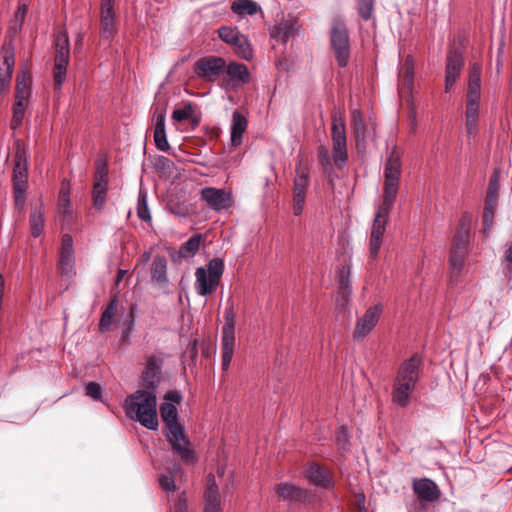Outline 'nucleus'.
<instances>
[{
	"label": "nucleus",
	"instance_id": "nucleus-1",
	"mask_svg": "<svg viewBox=\"0 0 512 512\" xmlns=\"http://www.w3.org/2000/svg\"><path fill=\"white\" fill-rule=\"evenodd\" d=\"M331 139L332 159L325 146L321 145L318 148L320 165L328 175L333 172V163L337 168L342 169L348 162L346 126L343 118L337 113L332 114Z\"/></svg>",
	"mask_w": 512,
	"mask_h": 512
},
{
	"label": "nucleus",
	"instance_id": "nucleus-2",
	"mask_svg": "<svg viewBox=\"0 0 512 512\" xmlns=\"http://www.w3.org/2000/svg\"><path fill=\"white\" fill-rule=\"evenodd\" d=\"M123 408L129 419L149 430L158 428L156 392L137 390L126 398Z\"/></svg>",
	"mask_w": 512,
	"mask_h": 512
},
{
	"label": "nucleus",
	"instance_id": "nucleus-3",
	"mask_svg": "<svg viewBox=\"0 0 512 512\" xmlns=\"http://www.w3.org/2000/svg\"><path fill=\"white\" fill-rule=\"evenodd\" d=\"M160 415L166 425L165 436L182 460L192 463L195 460L193 450L190 448V441L187 438L182 425L178 421V410L176 405L164 402L160 406Z\"/></svg>",
	"mask_w": 512,
	"mask_h": 512
},
{
	"label": "nucleus",
	"instance_id": "nucleus-4",
	"mask_svg": "<svg viewBox=\"0 0 512 512\" xmlns=\"http://www.w3.org/2000/svg\"><path fill=\"white\" fill-rule=\"evenodd\" d=\"M420 365L421 358L418 355H413L400 365L392 391V400L398 406L405 407L409 404L419 379Z\"/></svg>",
	"mask_w": 512,
	"mask_h": 512
},
{
	"label": "nucleus",
	"instance_id": "nucleus-5",
	"mask_svg": "<svg viewBox=\"0 0 512 512\" xmlns=\"http://www.w3.org/2000/svg\"><path fill=\"white\" fill-rule=\"evenodd\" d=\"M471 225V216L465 213L459 220L457 232L455 234L451 255H450V269L451 280L458 276L462 270L466 248L469 243V233Z\"/></svg>",
	"mask_w": 512,
	"mask_h": 512
},
{
	"label": "nucleus",
	"instance_id": "nucleus-6",
	"mask_svg": "<svg viewBox=\"0 0 512 512\" xmlns=\"http://www.w3.org/2000/svg\"><path fill=\"white\" fill-rule=\"evenodd\" d=\"M402 172L401 156L396 147L390 152L384 166V198L385 207L393 206L397 197Z\"/></svg>",
	"mask_w": 512,
	"mask_h": 512
},
{
	"label": "nucleus",
	"instance_id": "nucleus-7",
	"mask_svg": "<svg viewBox=\"0 0 512 512\" xmlns=\"http://www.w3.org/2000/svg\"><path fill=\"white\" fill-rule=\"evenodd\" d=\"M225 323L221 335L222 370L227 371L234 354L236 314L234 302L228 300L224 311Z\"/></svg>",
	"mask_w": 512,
	"mask_h": 512
},
{
	"label": "nucleus",
	"instance_id": "nucleus-8",
	"mask_svg": "<svg viewBox=\"0 0 512 512\" xmlns=\"http://www.w3.org/2000/svg\"><path fill=\"white\" fill-rule=\"evenodd\" d=\"M330 42L337 64L346 67L350 58V38L345 23L340 19L333 21Z\"/></svg>",
	"mask_w": 512,
	"mask_h": 512
},
{
	"label": "nucleus",
	"instance_id": "nucleus-9",
	"mask_svg": "<svg viewBox=\"0 0 512 512\" xmlns=\"http://www.w3.org/2000/svg\"><path fill=\"white\" fill-rule=\"evenodd\" d=\"M393 206L385 207V202L379 206L374 221L372 223L370 238H369V259L375 260L378 257L383 236L386 231V224L388 215Z\"/></svg>",
	"mask_w": 512,
	"mask_h": 512
},
{
	"label": "nucleus",
	"instance_id": "nucleus-10",
	"mask_svg": "<svg viewBox=\"0 0 512 512\" xmlns=\"http://www.w3.org/2000/svg\"><path fill=\"white\" fill-rule=\"evenodd\" d=\"M226 61L219 56L209 55L200 58L194 65L195 74L206 81H216L224 72Z\"/></svg>",
	"mask_w": 512,
	"mask_h": 512
},
{
	"label": "nucleus",
	"instance_id": "nucleus-11",
	"mask_svg": "<svg viewBox=\"0 0 512 512\" xmlns=\"http://www.w3.org/2000/svg\"><path fill=\"white\" fill-rule=\"evenodd\" d=\"M218 35L222 41L233 46L235 53L245 60H250L253 56L248 39L241 34L237 28L221 26L218 29Z\"/></svg>",
	"mask_w": 512,
	"mask_h": 512
},
{
	"label": "nucleus",
	"instance_id": "nucleus-12",
	"mask_svg": "<svg viewBox=\"0 0 512 512\" xmlns=\"http://www.w3.org/2000/svg\"><path fill=\"white\" fill-rule=\"evenodd\" d=\"M27 187V166L22 152L15 155V165L13 169V188L15 205L22 209L25 203V192Z\"/></svg>",
	"mask_w": 512,
	"mask_h": 512
},
{
	"label": "nucleus",
	"instance_id": "nucleus-13",
	"mask_svg": "<svg viewBox=\"0 0 512 512\" xmlns=\"http://www.w3.org/2000/svg\"><path fill=\"white\" fill-rule=\"evenodd\" d=\"M352 127L355 136L356 148L359 152L366 149L367 140L376 139V128L374 123L365 121L362 112L359 109L352 111Z\"/></svg>",
	"mask_w": 512,
	"mask_h": 512
},
{
	"label": "nucleus",
	"instance_id": "nucleus-14",
	"mask_svg": "<svg viewBox=\"0 0 512 512\" xmlns=\"http://www.w3.org/2000/svg\"><path fill=\"white\" fill-rule=\"evenodd\" d=\"M58 269L64 278L71 279L76 275L73 238L69 234L62 236Z\"/></svg>",
	"mask_w": 512,
	"mask_h": 512
},
{
	"label": "nucleus",
	"instance_id": "nucleus-15",
	"mask_svg": "<svg viewBox=\"0 0 512 512\" xmlns=\"http://www.w3.org/2000/svg\"><path fill=\"white\" fill-rule=\"evenodd\" d=\"M200 199L215 212L230 209L233 204V197L230 192L215 187H204L200 190Z\"/></svg>",
	"mask_w": 512,
	"mask_h": 512
},
{
	"label": "nucleus",
	"instance_id": "nucleus-16",
	"mask_svg": "<svg viewBox=\"0 0 512 512\" xmlns=\"http://www.w3.org/2000/svg\"><path fill=\"white\" fill-rule=\"evenodd\" d=\"M382 312L383 307L381 304L369 307L365 313L358 318L353 331V339L358 341L368 336L377 325Z\"/></svg>",
	"mask_w": 512,
	"mask_h": 512
},
{
	"label": "nucleus",
	"instance_id": "nucleus-17",
	"mask_svg": "<svg viewBox=\"0 0 512 512\" xmlns=\"http://www.w3.org/2000/svg\"><path fill=\"white\" fill-rule=\"evenodd\" d=\"M163 357L161 355H150L147 357L145 368L141 375L143 390L156 392L161 380Z\"/></svg>",
	"mask_w": 512,
	"mask_h": 512
},
{
	"label": "nucleus",
	"instance_id": "nucleus-18",
	"mask_svg": "<svg viewBox=\"0 0 512 512\" xmlns=\"http://www.w3.org/2000/svg\"><path fill=\"white\" fill-rule=\"evenodd\" d=\"M464 66L462 53L457 49H451L447 54L445 70V92H449L460 76Z\"/></svg>",
	"mask_w": 512,
	"mask_h": 512
},
{
	"label": "nucleus",
	"instance_id": "nucleus-19",
	"mask_svg": "<svg viewBox=\"0 0 512 512\" xmlns=\"http://www.w3.org/2000/svg\"><path fill=\"white\" fill-rule=\"evenodd\" d=\"M166 110L163 107L156 106L153 112L154 121V143L157 149L160 151H168L170 149L169 142L167 140L166 129Z\"/></svg>",
	"mask_w": 512,
	"mask_h": 512
},
{
	"label": "nucleus",
	"instance_id": "nucleus-20",
	"mask_svg": "<svg viewBox=\"0 0 512 512\" xmlns=\"http://www.w3.org/2000/svg\"><path fill=\"white\" fill-rule=\"evenodd\" d=\"M107 182L108 180L106 163L98 164L92 195L93 204L99 210L103 208L106 202Z\"/></svg>",
	"mask_w": 512,
	"mask_h": 512
},
{
	"label": "nucleus",
	"instance_id": "nucleus-21",
	"mask_svg": "<svg viewBox=\"0 0 512 512\" xmlns=\"http://www.w3.org/2000/svg\"><path fill=\"white\" fill-rule=\"evenodd\" d=\"M413 491L420 501L435 502L440 497V490L436 483L428 478L415 479Z\"/></svg>",
	"mask_w": 512,
	"mask_h": 512
},
{
	"label": "nucleus",
	"instance_id": "nucleus-22",
	"mask_svg": "<svg viewBox=\"0 0 512 512\" xmlns=\"http://www.w3.org/2000/svg\"><path fill=\"white\" fill-rule=\"evenodd\" d=\"M204 512H221V500L218 486L213 475H208L204 493Z\"/></svg>",
	"mask_w": 512,
	"mask_h": 512
},
{
	"label": "nucleus",
	"instance_id": "nucleus-23",
	"mask_svg": "<svg viewBox=\"0 0 512 512\" xmlns=\"http://www.w3.org/2000/svg\"><path fill=\"white\" fill-rule=\"evenodd\" d=\"M296 33V21L293 18L282 19L275 24L270 32L272 39L286 43Z\"/></svg>",
	"mask_w": 512,
	"mask_h": 512
},
{
	"label": "nucleus",
	"instance_id": "nucleus-24",
	"mask_svg": "<svg viewBox=\"0 0 512 512\" xmlns=\"http://www.w3.org/2000/svg\"><path fill=\"white\" fill-rule=\"evenodd\" d=\"M195 289L198 295L207 297L211 295L219 285V282L209 278L206 268L198 267L195 271Z\"/></svg>",
	"mask_w": 512,
	"mask_h": 512
},
{
	"label": "nucleus",
	"instance_id": "nucleus-25",
	"mask_svg": "<svg viewBox=\"0 0 512 512\" xmlns=\"http://www.w3.org/2000/svg\"><path fill=\"white\" fill-rule=\"evenodd\" d=\"M113 0H101L102 36L110 38L115 30Z\"/></svg>",
	"mask_w": 512,
	"mask_h": 512
},
{
	"label": "nucleus",
	"instance_id": "nucleus-26",
	"mask_svg": "<svg viewBox=\"0 0 512 512\" xmlns=\"http://www.w3.org/2000/svg\"><path fill=\"white\" fill-rule=\"evenodd\" d=\"M248 120L239 111H234L230 127V142L234 147H238L242 143V136L247 130Z\"/></svg>",
	"mask_w": 512,
	"mask_h": 512
},
{
	"label": "nucleus",
	"instance_id": "nucleus-27",
	"mask_svg": "<svg viewBox=\"0 0 512 512\" xmlns=\"http://www.w3.org/2000/svg\"><path fill=\"white\" fill-rule=\"evenodd\" d=\"M275 492L284 501L302 502L306 498V492L301 487L288 482L277 484Z\"/></svg>",
	"mask_w": 512,
	"mask_h": 512
},
{
	"label": "nucleus",
	"instance_id": "nucleus-28",
	"mask_svg": "<svg viewBox=\"0 0 512 512\" xmlns=\"http://www.w3.org/2000/svg\"><path fill=\"white\" fill-rule=\"evenodd\" d=\"M14 64V54L6 51L0 58V94L11 81Z\"/></svg>",
	"mask_w": 512,
	"mask_h": 512
},
{
	"label": "nucleus",
	"instance_id": "nucleus-29",
	"mask_svg": "<svg viewBox=\"0 0 512 512\" xmlns=\"http://www.w3.org/2000/svg\"><path fill=\"white\" fill-rule=\"evenodd\" d=\"M151 281L157 286L167 283V260L164 256L156 255L151 264Z\"/></svg>",
	"mask_w": 512,
	"mask_h": 512
},
{
	"label": "nucleus",
	"instance_id": "nucleus-30",
	"mask_svg": "<svg viewBox=\"0 0 512 512\" xmlns=\"http://www.w3.org/2000/svg\"><path fill=\"white\" fill-rule=\"evenodd\" d=\"M29 226L32 237L38 238L45 227V211L42 203L31 208Z\"/></svg>",
	"mask_w": 512,
	"mask_h": 512
},
{
	"label": "nucleus",
	"instance_id": "nucleus-31",
	"mask_svg": "<svg viewBox=\"0 0 512 512\" xmlns=\"http://www.w3.org/2000/svg\"><path fill=\"white\" fill-rule=\"evenodd\" d=\"M351 270L350 267L342 266L339 268L338 275V301L341 305H345L351 293Z\"/></svg>",
	"mask_w": 512,
	"mask_h": 512
},
{
	"label": "nucleus",
	"instance_id": "nucleus-32",
	"mask_svg": "<svg viewBox=\"0 0 512 512\" xmlns=\"http://www.w3.org/2000/svg\"><path fill=\"white\" fill-rule=\"evenodd\" d=\"M309 185V168L303 164L300 159L296 165L295 177L293 181V193H306Z\"/></svg>",
	"mask_w": 512,
	"mask_h": 512
},
{
	"label": "nucleus",
	"instance_id": "nucleus-33",
	"mask_svg": "<svg viewBox=\"0 0 512 512\" xmlns=\"http://www.w3.org/2000/svg\"><path fill=\"white\" fill-rule=\"evenodd\" d=\"M31 76L30 74L22 70L17 75L15 100L28 102L31 95Z\"/></svg>",
	"mask_w": 512,
	"mask_h": 512
},
{
	"label": "nucleus",
	"instance_id": "nucleus-34",
	"mask_svg": "<svg viewBox=\"0 0 512 512\" xmlns=\"http://www.w3.org/2000/svg\"><path fill=\"white\" fill-rule=\"evenodd\" d=\"M414 78V61L412 56L408 55L399 71V85L401 89L411 91Z\"/></svg>",
	"mask_w": 512,
	"mask_h": 512
},
{
	"label": "nucleus",
	"instance_id": "nucleus-35",
	"mask_svg": "<svg viewBox=\"0 0 512 512\" xmlns=\"http://www.w3.org/2000/svg\"><path fill=\"white\" fill-rule=\"evenodd\" d=\"M308 479L315 485L323 488H331L333 486L332 478L317 465H311L307 471Z\"/></svg>",
	"mask_w": 512,
	"mask_h": 512
},
{
	"label": "nucleus",
	"instance_id": "nucleus-36",
	"mask_svg": "<svg viewBox=\"0 0 512 512\" xmlns=\"http://www.w3.org/2000/svg\"><path fill=\"white\" fill-rule=\"evenodd\" d=\"M225 72L233 82H239L242 84L249 82V71L244 64L230 62L226 65Z\"/></svg>",
	"mask_w": 512,
	"mask_h": 512
},
{
	"label": "nucleus",
	"instance_id": "nucleus-37",
	"mask_svg": "<svg viewBox=\"0 0 512 512\" xmlns=\"http://www.w3.org/2000/svg\"><path fill=\"white\" fill-rule=\"evenodd\" d=\"M231 10L240 16H252L262 11L260 5L251 0H236L232 3Z\"/></svg>",
	"mask_w": 512,
	"mask_h": 512
},
{
	"label": "nucleus",
	"instance_id": "nucleus-38",
	"mask_svg": "<svg viewBox=\"0 0 512 512\" xmlns=\"http://www.w3.org/2000/svg\"><path fill=\"white\" fill-rule=\"evenodd\" d=\"M202 240L201 234H194L186 242H184L180 249L179 254L184 258L193 257L200 248Z\"/></svg>",
	"mask_w": 512,
	"mask_h": 512
},
{
	"label": "nucleus",
	"instance_id": "nucleus-39",
	"mask_svg": "<svg viewBox=\"0 0 512 512\" xmlns=\"http://www.w3.org/2000/svg\"><path fill=\"white\" fill-rule=\"evenodd\" d=\"M55 47V58H70L69 38L66 31H61L57 34L55 39Z\"/></svg>",
	"mask_w": 512,
	"mask_h": 512
},
{
	"label": "nucleus",
	"instance_id": "nucleus-40",
	"mask_svg": "<svg viewBox=\"0 0 512 512\" xmlns=\"http://www.w3.org/2000/svg\"><path fill=\"white\" fill-rule=\"evenodd\" d=\"M69 59L54 58V85L56 89H61L67 72Z\"/></svg>",
	"mask_w": 512,
	"mask_h": 512
},
{
	"label": "nucleus",
	"instance_id": "nucleus-41",
	"mask_svg": "<svg viewBox=\"0 0 512 512\" xmlns=\"http://www.w3.org/2000/svg\"><path fill=\"white\" fill-rule=\"evenodd\" d=\"M27 104L28 102L15 100V103L13 105V116L10 124L13 130H16L21 126L23 118L25 116Z\"/></svg>",
	"mask_w": 512,
	"mask_h": 512
},
{
	"label": "nucleus",
	"instance_id": "nucleus-42",
	"mask_svg": "<svg viewBox=\"0 0 512 512\" xmlns=\"http://www.w3.org/2000/svg\"><path fill=\"white\" fill-rule=\"evenodd\" d=\"M224 261L221 258H213L207 264V275L220 283L224 272Z\"/></svg>",
	"mask_w": 512,
	"mask_h": 512
},
{
	"label": "nucleus",
	"instance_id": "nucleus-43",
	"mask_svg": "<svg viewBox=\"0 0 512 512\" xmlns=\"http://www.w3.org/2000/svg\"><path fill=\"white\" fill-rule=\"evenodd\" d=\"M468 92H481V66L473 64L468 84Z\"/></svg>",
	"mask_w": 512,
	"mask_h": 512
},
{
	"label": "nucleus",
	"instance_id": "nucleus-44",
	"mask_svg": "<svg viewBox=\"0 0 512 512\" xmlns=\"http://www.w3.org/2000/svg\"><path fill=\"white\" fill-rule=\"evenodd\" d=\"M499 189H500L499 174L497 172H494L489 179V184H488V189H487V194H486L485 200L498 202Z\"/></svg>",
	"mask_w": 512,
	"mask_h": 512
},
{
	"label": "nucleus",
	"instance_id": "nucleus-45",
	"mask_svg": "<svg viewBox=\"0 0 512 512\" xmlns=\"http://www.w3.org/2000/svg\"><path fill=\"white\" fill-rule=\"evenodd\" d=\"M478 112L466 110V132L468 138H473L478 132Z\"/></svg>",
	"mask_w": 512,
	"mask_h": 512
},
{
	"label": "nucleus",
	"instance_id": "nucleus-46",
	"mask_svg": "<svg viewBox=\"0 0 512 512\" xmlns=\"http://www.w3.org/2000/svg\"><path fill=\"white\" fill-rule=\"evenodd\" d=\"M137 215L142 221L151 219L150 211L148 208L147 195L140 190L137 203Z\"/></svg>",
	"mask_w": 512,
	"mask_h": 512
},
{
	"label": "nucleus",
	"instance_id": "nucleus-47",
	"mask_svg": "<svg viewBox=\"0 0 512 512\" xmlns=\"http://www.w3.org/2000/svg\"><path fill=\"white\" fill-rule=\"evenodd\" d=\"M27 9L28 8L25 4L19 5L14 18L11 20L9 25V29L14 33H17L21 29Z\"/></svg>",
	"mask_w": 512,
	"mask_h": 512
},
{
	"label": "nucleus",
	"instance_id": "nucleus-48",
	"mask_svg": "<svg viewBox=\"0 0 512 512\" xmlns=\"http://www.w3.org/2000/svg\"><path fill=\"white\" fill-rule=\"evenodd\" d=\"M357 6L358 13L363 20L367 21L372 17L374 0H358Z\"/></svg>",
	"mask_w": 512,
	"mask_h": 512
},
{
	"label": "nucleus",
	"instance_id": "nucleus-49",
	"mask_svg": "<svg viewBox=\"0 0 512 512\" xmlns=\"http://www.w3.org/2000/svg\"><path fill=\"white\" fill-rule=\"evenodd\" d=\"M194 109L190 104L185 105L183 108L175 109L172 113V119L175 122H183L192 118Z\"/></svg>",
	"mask_w": 512,
	"mask_h": 512
},
{
	"label": "nucleus",
	"instance_id": "nucleus-50",
	"mask_svg": "<svg viewBox=\"0 0 512 512\" xmlns=\"http://www.w3.org/2000/svg\"><path fill=\"white\" fill-rule=\"evenodd\" d=\"M159 484L160 487L166 492L173 493L176 490V484L172 472H169L168 474H162L159 477Z\"/></svg>",
	"mask_w": 512,
	"mask_h": 512
},
{
	"label": "nucleus",
	"instance_id": "nucleus-51",
	"mask_svg": "<svg viewBox=\"0 0 512 512\" xmlns=\"http://www.w3.org/2000/svg\"><path fill=\"white\" fill-rule=\"evenodd\" d=\"M59 213L63 216L64 219L71 216L70 199L68 193L63 191L60 192Z\"/></svg>",
	"mask_w": 512,
	"mask_h": 512
},
{
	"label": "nucleus",
	"instance_id": "nucleus-52",
	"mask_svg": "<svg viewBox=\"0 0 512 512\" xmlns=\"http://www.w3.org/2000/svg\"><path fill=\"white\" fill-rule=\"evenodd\" d=\"M306 199V193H293V214L301 215Z\"/></svg>",
	"mask_w": 512,
	"mask_h": 512
},
{
	"label": "nucleus",
	"instance_id": "nucleus-53",
	"mask_svg": "<svg viewBox=\"0 0 512 512\" xmlns=\"http://www.w3.org/2000/svg\"><path fill=\"white\" fill-rule=\"evenodd\" d=\"M86 395L94 400H101L102 387L96 382H89L86 384Z\"/></svg>",
	"mask_w": 512,
	"mask_h": 512
},
{
	"label": "nucleus",
	"instance_id": "nucleus-54",
	"mask_svg": "<svg viewBox=\"0 0 512 512\" xmlns=\"http://www.w3.org/2000/svg\"><path fill=\"white\" fill-rule=\"evenodd\" d=\"M480 97L481 92H468L466 110L478 112Z\"/></svg>",
	"mask_w": 512,
	"mask_h": 512
},
{
	"label": "nucleus",
	"instance_id": "nucleus-55",
	"mask_svg": "<svg viewBox=\"0 0 512 512\" xmlns=\"http://www.w3.org/2000/svg\"><path fill=\"white\" fill-rule=\"evenodd\" d=\"M336 442L343 450H347L349 446V435L344 426H341L336 432Z\"/></svg>",
	"mask_w": 512,
	"mask_h": 512
},
{
	"label": "nucleus",
	"instance_id": "nucleus-56",
	"mask_svg": "<svg viewBox=\"0 0 512 512\" xmlns=\"http://www.w3.org/2000/svg\"><path fill=\"white\" fill-rule=\"evenodd\" d=\"M170 512H187V499L184 493L179 496L173 506H170Z\"/></svg>",
	"mask_w": 512,
	"mask_h": 512
},
{
	"label": "nucleus",
	"instance_id": "nucleus-57",
	"mask_svg": "<svg viewBox=\"0 0 512 512\" xmlns=\"http://www.w3.org/2000/svg\"><path fill=\"white\" fill-rule=\"evenodd\" d=\"M113 322V317L107 314L102 313L100 322H99V329L101 332H106L110 329Z\"/></svg>",
	"mask_w": 512,
	"mask_h": 512
},
{
	"label": "nucleus",
	"instance_id": "nucleus-58",
	"mask_svg": "<svg viewBox=\"0 0 512 512\" xmlns=\"http://www.w3.org/2000/svg\"><path fill=\"white\" fill-rule=\"evenodd\" d=\"M497 205H498L497 201L485 200V208H484L483 216L494 218V215H495V212L497 209Z\"/></svg>",
	"mask_w": 512,
	"mask_h": 512
},
{
	"label": "nucleus",
	"instance_id": "nucleus-59",
	"mask_svg": "<svg viewBox=\"0 0 512 512\" xmlns=\"http://www.w3.org/2000/svg\"><path fill=\"white\" fill-rule=\"evenodd\" d=\"M182 400L181 394L176 391L172 390L166 393L165 395V402L172 403V404H179Z\"/></svg>",
	"mask_w": 512,
	"mask_h": 512
},
{
	"label": "nucleus",
	"instance_id": "nucleus-60",
	"mask_svg": "<svg viewBox=\"0 0 512 512\" xmlns=\"http://www.w3.org/2000/svg\"><path fill=\"white\" fill-rule=\"evenodd\" d=\"M117 307H118V300H117V297H114L110 303L108 304V306L105 308V310L103 311L104 314H107L112 316L114 318V315L116 313V310H117Z\"/></svg>",
	"mask_w": 512,
	"mask_h": 512
},
{
	"label": "nucleus",
	"instance_id": "nucleus-61",
	"mask_svg": "<svg viewBox=\"0 0 512 512\" xmlns=\"http://www.w3.org/2000/svg\"><path fill=\"white\" fill-rule=\"evenodd\" d=\"M494 224V218L493 217H485L483 216V233L485 236H488L490 233V230Z\"/></svg>",
	"mask_w": 512,
	"mask_h": 512
},
{
	"label": "nucleus",
	"instance_id": "nucleus-62",
	"mask_svg": "<svg viewBox=\"0 0 512 512\" xmlns=\"http://www.w3.org/2000/svg\"><path fill=\"white\" fill-rule=\"evenodd\" d=\"M504 258L507 263L512 264V241L505 251Z\"/></svg>",
	"mask_w": 512,
	"mask_h": 512
},
{
	"label": "nucleus",
	"instance_id": "nucleus-63",
	"mask_svg": "<svg viewBox=\"0 0 512 512\" xmlns=\"http://www.w3.org/2000/svg\"><path fill=\"white\" fill-rule=\"evenodd\" d=\"M141 258H142L143 263H146L151 258V252L150 251L144 252L142 254Z\"/></svg>",
	"mask_w": 512,
	"mask_h": 512
},
{
	"label": "nucleus",
	"instance_id": "nucleus-64",
	"mask_svg": "<svg viewBox=\"0 0 512 512\" xmlns=\"http://www.w3.org/2000/svg\"><path fill=\"white\" fill-rule=\"evenodd\" d=\"M126 274V270L120 269L117 273V282H120V280L124 277Z\"/></svg>",
	"mask_w": 512,
	"mask_h": 512
}]
</instances>
